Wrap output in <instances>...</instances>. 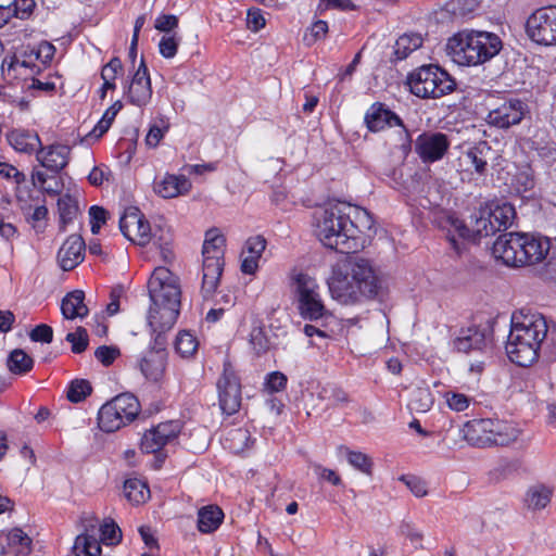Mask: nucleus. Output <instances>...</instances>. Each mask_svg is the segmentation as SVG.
I'll return each mask as SVG.
<instances>
[{
	"label": "nucleus",
	"instance_id": "1",
	"mask_svg": "<svg viewBox=\"0 0 556 556\" xmlns=\"http://www.w3.org/2000/svg\"><path fill=\"white\" fill-rule=\"evenodd\" d=\"M151 306L148 321L154 333V344L148 352H166L165 332L179 315L181 291L177 279L166 267H157L148 281Z\"/></svg>",
	"mask_w": 556,
	"mask_h": 556
},
{
	"label": "nucleus",
	"instance_id": "2",
	"mask_svg": "<svg viewBox=\"0 0 556 556\" xmlns=\"http://www.w3.org/2000/svg\"><path fill=\"white\" fill-rule=\"evenodd\" d=\"M328 286L332 298L343 304L355 303L363 296L374 299L382 291L381 281L371 263L358 256L343 265L333 266Z\"/></svg>",
	"mask_w": 556,
	"mask_h": 556
},
{
	"label": "nucleus",
	"instance_id": "3",
	"mask_svg": "<svg viewBox=\"0 0 556 556\" xmlns=\"http://www.w3.org/2000/svg\"><path fill=\"white\" fill-rule=\"evenodd\" d=\"M515 207L510 203L496 205L494 208L480 207L470 216V225L465 224L454 215L446 218L447 239L455 251H459L456 239L477 242L481 238L495 235L497 231L509 228L515 219Z\"/></svg>",
	"mask_w": 556,
	"mask_h": 556
},
{
	"label": "nucleus",
	"instance_id": "4",
	"mask_svg": "<svg viewBox=\"0 0 556 556\" xmlns=\"http://www.w3.org/2000/svg\"><path fill=\"white\" fill-rule=\"evenodd\" d=\"M548 326L541 314H514L511 329L506 342L509 359L521 367L532 365L539 358V351L547 339Z\"/></svg>",
	"mask_w": 556,
	"mask_h": 556
},
{
	"label": "nucleus",
	"instance_id": "5",
	"mask_svg": "<svg viewBox=\"0 0 556 556\" xmlns=\"http://www.w3.org/2000/svg\"><path fill=\"white\" fill-rule=\"evenodd\" d=\"M349 204L338 202L315 212V233L328 249L350 254L362 249L363 242L355 238L353 226H348L351 214Z\"/></svg>",
	"mask_w": 556,
	"mask_h": 556
},
{
	"label": "nucleus",
	"instance_id": "6",
	"mask_svg": "<svg viewBox=\"0 0 556 556\" xmlns=\"http://www.w3.org/2000/svg\"><path fill=\"white\" fill-rule=\"evenodd\" d=\"M502 49L498 36L486 31H460L448 39L446 50L459 65H478L495 56Z\"/></svg>",
	"mask_w": 556,
	"mask_h": 556
},
{
	"label": "nucleus",
	"instance_id": "7",
	"mask_svg": "<svg viewBox=\"0 0 556 556\" xmlns=\"http://www.w3.org/2000/svg\"><path fill=\"white\" fill-rule=\"evenodd\" d=\"M521 430L510 421L476 419L466 425L465 439L473 446H506L516 442Z\"/></svg>",
	"mask_w": 556,
	"mask_h": 556
},
{
	"label": "nucleus",
	"instance_id": "8",
	"mask_svg": "<svg viewBox=\"0 0 556 556\" xmlns=\"http://www.w3.org/2000/svg\"><path fill=\"white\" fill-rule=\"evenodd\" d=\"M407 84L412 93L419 98H440L451 93L455 79L438 65H422L409 74Z\"/></svg>",
	"mask_w": 556,
	"mask_h": 556
},
{
	"label": "nucleus",
	"instance_id": "9",
	"mask_svg": "<svg viewBox=\"0 0 556 556\" xmlns=\"http://www.w3.org/2000/svg\"><path fill=\"white\" fill-rule=\"evenodd\" d=\"M140 412V403L131 393H122L102 405L98 413L99 428L114 432L134 421Z\"/></svg>",
	"mask_w": 556,
	"mask_h": 556
},
{
	"label": "nucleus",
	"instance_id": "10",
	"mask_svg": "<svg viewBox=\"0 0 556 556\" xmlns=\"http://www.w3.org/2000/svg\"><path fill=\"white\" fill-rule=\"evenodd\" d=\"M293 280L300 315L311 321H319L328 317L330 314L321 300L315 279L307 274L300 273L294 276Z\"/></svg>",
	"mask_w": 556,
	"mask_h": 556
},
{
	"label": "nucleus",
	"instance_id": "11",
	"mask_svg": "<svg viewBox=\"0 0 556 556\" xmlns=\"http://www.w3.org/2000/svg\"><path fill=\"white\" fill-rule=\"evenodd\" d=\"M526 33L538 45H556V7L535 10L527 20Z\"/></svg>",
	"mask_w": 556,
	"mask_h": 556
},
{
	"label": "nucleus",
	"instance_id": "12",
	"mask_svg": "<svg viewBox=\"0 0 556 556\" xmlns=\"http://www.w3.org/2000/svg\"><path fill=\"white\" fill-rule=\"evenodd\" d=\"M526 236L525 232H505L498 236L492 247L493 256L507 266H526Z\"/></svg>",
	"mask_w": 556,
	"mask_h": 556
},
{
	"label": "nucleus",
	"instance_id": "13",
	"mask_svg": "<svg viewBox=\"0 0 556 556\" xmlns=\"http://www.w3.org/2000/svg\"><path fill=\"white\" fill-rule=\"evenodd\" d=\"M219 406L224 414L237 413L241 405V386L231 364H224V371L217 382Z\"/></svg>",
	"mask_w": 556,
	"mask_h": 556
},
{
	"label": "nucleus",
	"instance_id": "14",
	"mask_svg": "<svg viewBox=\"0 0 556 556\" xmlns=\"http://www.w3.org/2000/svg\"><path fill=\"white\" fill-rule=\"evenodd\" d=\"M119 229L129 241L146 245L151 240L149 222L137 207H128L119 219Z\"/></svg>",
	"mask_w": 556,
	"mask_h": 556
},
{
	"label": "nucleus",
	"instance_id": "15",
	"mask_svg": "<svg viewBox=\"0 0 556 556\" xmlns=\"http://www.w3.org/2000/svg\"><path fill=\"white\" fill-rule=\"evenodd\" d=\"M457 351L469 353L479 351L481 354H492V336L489 327L470 326L462 329L454 341Z\"/></svg>",
	"mask_w": 556,
	"mask_h": 556
},
{
	"label": "nucleus",
	"instance_id": "16",
	"mask_svg": "<svg viewBox=\"0 0 556 556\" xmlns=\"http://www.w3.org/2000/svg\"><path fill=\"white\" fill-rule=\"evenodd\" d=\"M450 139L442 132H424L415 142V150L424 163L441 160L450 148Z\"/></svg>",
	"mask_w": 556,
	"mask_h": 556
},
{
	"label": "nucleus",
	"instance_id": "17",
	"mask_svg": "<svg viewBox=\"0 0 556 556\" xmlns=\"http://www.w3.org/2000/svg\"><path fill=\"white\" fill-rule=\"evenodd\" d=\"M125 94L131 104L139 108L146 106L150 102L152 87L149 71L143 59L127 85Z\"/></svg>",
	"mask_w": 556,
	"mask_h": 556
},
{
	"label": "nucleus",
	"instance_id": "18",
	"mask_svg": "<svg viewBox=\"0 0 556 556\" xmlns=\"http://www.w3.org/2000/svg\"><path fill=\"white\" fill-rule=\"evenodd\" d=\"M179 431L180 425L178 421L161 422L143 434L140 448L148 454L156 453L170 440L175 439Z\"/></svg>",
	"mask_w": 556,
	"mask_h": 556
},
{
	"label": "nucleus",
	"instance_id": "19",
	"mask_svg": "<svg viewBox=\"0 0 556 556\" xmlns=\"http://www.w3.org/2000/svg\"><path fill=\"white\" fill-rule=\"evenodd\" d=\"M525 111V102L518 99H510L495 110H492L488 115V122L500 128H508L521 122Z\"/></svg>",
	"mask_w": 556,
	"mask_h": 556
},
{
	"label": "nucleus",
	"instance_id": "20",
	"mask_svg": "<svg viewBox=\"0 0 556 556\" xmlns=\"http://www.w3.org/2000/svg\"><path fill=\"white\" fill-rule=\"evenodd\" d=\"M86 244L81 236H70L58 253V261L61 268L65 271L74 269L85 257Z\"/></svg>",
	"mask_w": 556,
	"mask_h": 556
},
{
	"label": "nucleus",
	"instance_id": "21",
	"mask_svg": "<svg viewBox=\"0 0 556 556\" xmlns=\"http://www.w3.org/2000/svg\"><path fill=\"white\" fill-rule=\"evenodd\" d=\"M37 161L52 174H59L67 164L71 149L64 144H51L47 149L39 147Z\"/></svg>",
	"mask_w": 556,
	"mask_h": 556
},
{
	"label": "nucleus",
	"instance_id": "22",
	"mask_svg": "<svg viewBox=\"0 0 556 556\" xmlns=\"http://www.w3.org/2000/svg\"><path fill=\"white\" fill-rule=\"evenodd\" d=\"M365 123L372 132L383 130L387 126H403L401 118L380 102L374 103L368 109Z\"/></svg>",
	"mask_w": 556,
	"mask_h": 556
},
{
	"label": "nucleus",
	"instance_id": "23",
	"mask_svg": "<svg viewBox=\"0 0 556 556\" xmlns=\"http://www.w3.org/2000/svg\"><path fill=\"white\" fill-rule=\"evenodd\" d=\"M167 353L146 352L138 361V368L143 377L152 382H159L165 371Z\"/></svg>",
	"mask_w": 556,
	"mask_h": 556
},
{
	"label": "nucleus",
	"instance_id": "24",
	"mask_svg": "<svg viewBox=\"0 0 556 556\" xmlns=\"http://www.w3.org/2000/svg\"><path fill=\"white\" fill-rule=\"evenodd\" d=\"M191 186V181L185 175L167 174L161 181L155 182L154 191L164 199H172L188 193Z\"/></svg>",
	"mask_w": 556,
	"mask_h": 556
},
{
	"label": "nucleus",
	"instance_id": "25",
	"mask_svg": "<svg viewBox=\"0 0 556 556\" xmlns=\"http://www.w3.org/2000/svg\"><path fill=\"white\" fill-rule=\"evenodd\" d=\"M552 496L553 490L551 488L544 484H534L527 490L523 496V507L528 511L536 514L548 506Z\"/></svg>",
	"mask_w": 556,
	"mask_h": 556
},
{
	"label": "nucleus",
	"instance_id": "26",
	"mask_svg": "<svg viewBox=\"0 0 556 556\" xmlns=\"http://www.w3.org/2000/svg\"><path fill=\"white\" fill-rule=\"evenodd\" d=\"M76 556H100L101 545L97 539V528L94 525L86 527L85 532L77 535L73 546Z\"/></svg>",
	"mask_w": 556,
	"mask_h": 556
},
{
	"label": "nucleus",
	"instance_id": "27",
	"mask_svg": "<svg viewBox=\"0 0 556 556\" xmlns=\"http://www.w3.org/2000/svg\"><path fill=\"white\" fill-rule=\"evenodd\" d=\"M10 146L23 153H33L41 147V141L36 132L25 129H14L7 135Z\"/></svg>",
	"mask_w": 556,
	"mask_h": 556
},
{
	"label": "nucleus",
	"instance_id": "28",
	"mask_svg": "<svg viewBox=\"0 0 556 556\" xmlns=\"http://www.w3.org/2000/svg\"><path fill=\"white\" fill-rule=\"evenodd\" d=\"M526 240L528 241V243H526L527 249L525 250L527 257L526 265H534L542 262L551 249L549 239L533 233H527Z\"/></svg>",
	"mask_w": 556,
	"mask_h": 556
},
{
	"label": "nucleus",
	"instance_id": "29",
	"mask_svg": "<svg viewBox=\"0 0 556 556\" xmlns=\"http://www.w3.org/2000/svg\"><path fill=\"white\" fill-rule=\"evenodd\" d=\"M85 293L81 290H74L65 295L61 303V312L64 318L75 319L85 317L88 308L84 303Z\"/></svg>",
	"mask_w": 556,
	"mask_h": 556
},
{
	"label": "nucleus",
	"instance_id": "30",
	"mask_svg": "<svg viewBox=\"0 0 556 556\" xmlns=\"http://www.w3.org/2000/svg\"><path fill=\"white\" fill-rule=\"evenodd\" d=\"M201 292L204 299L211 298L216 291L224 269V263L203 262Z\"/></svg>",
	"mask_w": 556,
	"mask_h": 556
},
{
	"label": "nucleus",
	"instance_id": "31",
	"mask_svg": "<svg viewBox=\"0 0 556 556\" xmlns=\"http://www.w3.org/2000/svg\"><path fill=\"white\" fill-rule=\"evenodd\" d=\"M223 519L224 513L218 506H204L198 513V529L202 533H211L219 527Z\"/></svg>",
	"mask_w": 556,
	"mask_h": 556
},
{
	"label": "nucleus",
	"instance_id": "32",
	"mask_svg": "<svg viewBox=\"0 0 556 556\" xmlns=\"http://www.w3.org/2000/svg\"><path fill=\"white\" fill-rule=\"evenodd\" d=\"M31 181L35 187L40 188L50 195L59 194L63 189V182L58 174L51 173V175H48L47 172L38 168H34Z\"/></svg>",
	"mask_w": 556,
	"mask_h": 556
},
{
	"label": "nucleus",
	"instance_id": "33",
	"mask_svg": "<svg viewBox=\"0 0 556 556\" xmlns=\"http://www.w3.org/2000/svg\"><path fill=\"white\" fill-rule=\"evenodd\" d=\"M492 156L493 151L486 141L479 142L465 154V157L473 165L476 172L480 175L485 173L488 162Z\"/></svg>",
	"mask_w": 556,
	"mask_h": 556
},
{
	"label": "nucleus",
	"instance_id": "34",
	"mask_svg": "<svg viewBox=\"0 0 556 556\" xmlns=\"http://www.w3.org/2000/svg\"><path fill=\"white\" fill-rule=\"evenodd\" d=\"M318 400L326 402V409L343 406L350 402L349 394L336 384H326L317 393Z\"/></svg>",
	"mask_w": 556,
	"mask_h": 556
},
{
	"label": "nucleus",
	"instance_id": "35",
	"mask_svg": "<svg viewBox=\"0 0 556 556\" xmlns=\"http://www.w3.org/2000/svg\"><path fill=\"white\" fill-rule=\"evenodd\" d=\"M346 212H350L349 214H351L348 226H353L355 238H358V232H365L374 228L375 220L367 210L349 204Z\"/></svg>",
	"mask_w": 556,
	"mask_h": 556
},
{
	"label": "nucleus",
	"instance_id": "36",
	"mask_svg": "<svg viewBox=\"0 0 556 556\" xmlns=\"http://www.w3.org/2000/svg\"><path fill=\"white\" fill-rule=\"evenodd\" d=\"M7 366L14 375H25L34 367V359L21 349L13 350L8 357Z\"/></svg>",
	"mask_w": 556,
	"mask_h": 556
},
{
	"label": "nucleus",
	"instance_id": "37",
	"mask_svg": "<svg viewBox=\"0 0 556 556\" xmlns=\"http://www.w3.org/2000/svg\"><path fill=\"white\" fill-rule=\"evenodd\" d=\"M251 442V433L245 428L230 429L225 437V445L236 454L248 448Z\"/></svg>",
	"mask_w": 556,
	"mask_h": 556
},
{
	"label": "nucleus",
	"instance_id": "38",
	"mask_svg": "<svg viewBox=\"0 0 556 556\" xmlns=\"http://www.w3.org/2000/svg\"><path fill=\"white\" fill-rule=\"evenodd\" d=\"M125 496L134 504L144 503L149 498L148 485L139 479H127L124 483Z\"/></svg>",
	"mask_w": 556,
	"mask_h": 556
},
{
	"label": "nucleus",
	"instance_id": "39",
	"mask_svg": "<svg viewBox=\"0 0 556 556\" xmlns=\"http://www.w3.org/2000/svg\"><path fill=\"white\" fill-rule=\"evenodd\" d=\"M422 45V38L420 35H403L394 45V54L397 60L407 58L413 51L420 48Z\"/></svg>",
	"mask_w": 556,
	"mask_h": 556
},
{
	"label": "nucleus",
	"instance_id": "40",
	"mask_svg": "<svg viewBox=\"0 0 556 556\" xmlns=\"http://www.w3.org/2000/svg\"><path fill=\"white\" fill-rule=\"evenodd\" d=\"M434 403L431 391L428 388H416L412 391L409 400V408L417 413L428 412Z\"/></svg>",
	"mask_w": 556,
	"mask_h": 556
},
{
	"label": "nucleus",
	"instance_id": "41",
	"mask_svg": "<svg viewBox=\"0 0 556 556\" xmlns=\"http://www.w3.org/2000/svg\"><path fill=\"white\" fill-rule=\"evenodd\" d=\"M58 208L62 228L68 223H72L78 214L77 201L70 194H65L59 199Z\"/></svg>",
	"mask_w": 556,
	"mask_h": 556
},
{
	"label": "nucleus",
	"instance_id": "42",
	"mask_svg": "<svg viewBox=\"0 0 556 556\" xmlns=\"http://www.w3.org/2000/svg\"><path fill=\"white\" fill-rule=\"evenodd\" d=\"M92 392L91 383L86 379H75L70 383L67 399L72 403L84 401Z\"/></svg>",
	"mask_w": 556,
	"mask_h": 556
},
{
	"label": "nucleus",
	"instance_id": "43",
	"mask_svg": "<svg viewBox=\"0 0 556 556\" xmlns=\"http://www.w3.org/2000/svg\"><path fill=\"white\" fill-rule=\"evenodd\" d=\"M346 452L348 462L351 466H353L355 469L362 471L365 475L371 476L372 473V459L357 451H351L348 447H344Z\"/></svg>",
	"mask_w": 556,
	"mask_h": 556
},
{
	"label": "nucleus",
	"instance_id": "44",
	"mask_svg": "<svg viewBox=\"0 0 556 556\" xmlns=\"http://www.w3.org/2000/svg\"><path fill=\"white\" fill-rule=\"evenodd\" d=\"M175 349L182 357H188L193 355L197 351L198 341L193 334L185 330L178 333L175 341Z\"/></svg>",
	"mask_w": 556,
	"mask_h": 556
},
{
	"label": "nucleus",
	"instance_id": "45",
	"mask_svg": "<svg viewBox=\"0 0 556 556\" xmlns=\"http://www.w3.org/2000/svg\"><path fill=\"white\" fill-rule=\"evenodd\" d=\"M8 543L9 545L16 546L18 545L21 548L18 549V554L22 556H28L31 552V539L23 532L20 528H15L8 533Z\"/></svg>",
	"mask_w": 556,
	"mask_h": 556
},
{
	"label": "nucleus",
	"instance_id": "46",
	"mask_svg": "<svg viewBox=\"0 0 556 556\" xmlns=\"http://www.w3.org/2000/svg\"><path fill=\"white\" fill-rule=\"evenodd\" d=\"M513 185L519 193L533 189L534 176L532 169L530 167L520 168L514 177Z\"/></svg>",
	"mask_w": 556,
	"mask_h": 556
},
{
	"label": "nucleus",
	"instance_id": "47",
	"mask_svg": "<svg viewBox=\"0 0 556 556\" xmlns=\"http://www.w3.org/2000/svg\"><path fill=\"white\" fill-rule=\"evenodd\" d=\"M65 340L72 344V352L76 354L86 351L89 343L87 330L83 327H78L74 332H68Z\"/></svg>",
	"mask_w": 556,
	"mask_h": 556
},
{
	"label": "nucleus",
	"instance_id": "48",
	"mask_svg": "<svg viewBox=\"0 0 556 556\" xmlns=\"http://www.w3.org/2000/svg\"><path fill=\"white\" fill-rule=\"evenodd\" d=\"M250 344L257 355L269 350L270 342L262 327H254L250 332Z\"/></svg>",
	"mask_w": 556,
	"mask_h": 556
},
{
	"label": "nucleus",
	"instance_id": "49",
	"mask_svg": "<svg viewBox=\"0 0 556 556\" xmlns=\"http://www.w3.org/2000/svg\"><path fill=\"white\" fill-rule=\"evenodd\" d=\"M100 532L101 541L104 544L114 545L118 544L122 540V531L113 520H111L110 522H104L100 527Z\"/></svg>",
	"mask_w": 556,
	"mask_h": 556
},
{
	"label": "nucleus",
	"instance_id": "50",
	"mask_svg": "<svg viewBox=\"0 0 556 556\" xmlns=\"http://www.w3.org/2000/svg\"><path fill=\"white\" fill-rule=\"evenodd\" d=\"M12 16L18 20H27L36 7L35 0H14L10 4Z\"/></svg>",
	"mask_w": 556,
	"mask_h": 556
},
{
	"label": "nucleus",
	"instance_id": "51",
	"mask_svg": "<svg viewBox=\"0 0 556 556\" xmlns=\"http://www.w3.org/2000/svg\"><path fill=\"white\" fill-rule=\"evenodd\" d=\"M225 237L217 229H210L205 233L202 252L210 254V252L217 251V249L225 250Z\"/></svg>",
	"mask_w": 556,
	"mask_h": 556
},
{
	"label": "nucleus",
	"instance_id": "52",
	"mask_svg": "<svg viewBox=\"0 0 556 556\" xmlns=\"http://www.w3.org/2000/svg\"><path fill=\"white\" fill-rule=\"evenodd\" d=\"M400 532L403 536L410 541V543L415 544L418 548H424L421 542L424 539L422 531L410 521H403L400 526Z\"/></svg>",
	"mask_w": 556,
	"mask_h": 556
},
{
	"label": "nucleus",
	"instance_id": "53",
	"mask_svg": "<svg viewBox=\"0 0 556 556\" xmlns=\"http://www.w3.org/2000/svg\"><path fill=\"white\" fill-rule=\"evenodd\" d=\"M287 376L280 371H273L265 379V390L269 393L280 392L287 386Z\"/></svg>",
	"mask_w": 556,
	"mask_h": 556
},
{
	"label": "nucleus",
	"instance_id": "54",
	"mask_svg": "<svg viewBox=\"0 0 556 556\" xmlns=\"http://www.w3.org/2000/svg\"><path fill=\"white\" fill-rule=\"evenodd\" d=\"M89 216L91 232L97 235L100 231L101 226L106 222L108 212L102 206L92 205L89 208Z\"/></svg>",
	"mask_w": 556,
	"mask_h": 556
},
{
	"label": "nucleus",
	"instance_id": "55",
	"mask_svg": "<svg viewBox=\"0 0 556 556\" xmlns=\"http://www.w3.org/2000/svg\"><path fill=\"white\" fill-rule=\"evenodd\" d=\"M160 122H161L162 126H159V125L151 126V128L149 129V132L146 137V143L151 148H155L159 144V142L163 138L165 131H167L169 128V124L166 121H164L162 118Z\"/></svg>",
	"mask_w": 556,
	"mask_h": 556
},
{
	"label": "nucleus",
	"instance_id": "56",
	"mask_svg": "<svg viewBox=\"0 0 556 556\" xmlns=\"http://www.w3.org/2000/svg\"><path fill=\"white\" fill-rule=\"evenodd\" d=\"M119 355V349L116 346L101 345L96 352V358L104 366H110Z\"/></svg>",
	"mask_w": 556,
	"mask_h": 556
},
{
	"label": "nucleus",
	"instance_id": "57",
	"mask_svg": "<svg viewBox=\"0 0 556 556\" xmlns=\"http://www.w3.org/2000/svg\"><path fill=\"white\" fill-rule=\"evenodd\" d=\"M445 397L448 407L455 412L467 409L470 403V399L463 393L447 392Z\"/></svg>",
	"mask_w": 556,
	"mask_h": 556
},
{
	"label": "nucleus",
	"instance_id": "58",
	"mask_svg": "<svg viewBox=\"0 0 556 556\" xmlns=\"http://www.w3.org/2000/svg\"><path fill=\"white\" fill-rule=\"evenodd\" d=\"M178 48V39L175 35L173 36H163L160 43L159 49L162 56L166 59L174 58L177 53Z\"/></svg>",
	"mask_w": 556,
	"mask_h": 556
},
{
	"label": "nucleus",
	"instance_id": "59",
	"mask_svg": "<svg viewBox=\"0 0 556 556\" xmlns=\"http://www.w3.org/2000/svg\"><path fill=\"white\" fill-rule=\"evenodd\" d=\"M29 338L34 342L50 343L53 339V330L50 326L41 324L30 331Z\"/></svg>",
	"mask_w": 556,
	"mask_h": 556
},
{
	"label": "nucleus",
	"instance_id": "60",
	"mask_svg": "<svg viewBox=\"0 0 556 556\" xmlns=\"http://www.w3.org/2000/svg\"><path fill=\"white\" fill-rule=\"evenodd\" d=\"M245 248L248 253L251 256H255L257 258H261L265 248H266V240L263 236H254L247 240Z\"/></svg>",
	"mask_w": 556,
	"mask_h": 556
},
{
	"label": "nucleus",
	"instance_id": "61",
	"mask_svg": "<svg viewBox=\"0 0 556 556\" xmlns=\"http://www.w3.org/2000/svg\"><path fill=\"white\" fill-rule=\"evenodd\" d=\"M123 71L122 61L118 58H113L106 63L101 71V78L103 80H115L117 74Z\"/></svg>",
	"mask_w": 556,
	"mask_h": 556
},
{
	"label": "nucleus",
	"instance_id": "62",
	"mask_svg": "<svg viewBox=\"0 0 556 556\" xmlns=\"http://www.w3.org/2000/svg\"><path fill=\"white\" fill-rule=\"evenodd\" d=\"M400 479L417 497H421L427 494L426 484L419 478L414 476H402Z\"/></svg>",
	"mask_w": 556,
	"mask_h": 556
},
{
	"label": "nucleus",
	"instance_id": "63",
	"mask_svg": "<svg viewBox=\"0 0 556 556\" xmlns=\"http://www.w3.org/2000/svg\"><path fill=\"white\" fill-rule=\"evenodd\" d=\"M247 26L252 31H258L265 26V18L260 9H250L248 11Z\"/></svg>",
	"mask_w": 556,
	"mask_h": 556
},
{
	"label": "nucleus",
	"instance_id": "64",
	"mask_svg": "<svg viewBox=\"0 0 556 556\" xmlns=\"http://www.w3.org/2000/svg\"><path fill=\"white\" fill-rule=\"evenodd\" d=\"M178 25V18L173 14H163L159 16L155 21L154 27L164 33L172 31Z\"/></svg>",
	"mask_w": 556,
	"mask_h": 556
}]
</instances>
